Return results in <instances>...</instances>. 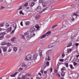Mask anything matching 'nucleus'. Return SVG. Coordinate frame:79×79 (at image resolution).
I'll return each mask as SVG.
<instances>
[{
    "label": "nucleus",
    "mask_w": 79,
    "mask_h": 79,
    "mask_svg": "<svg viewBox=\"0 0 79 79\" xmlns=\"http://www.w3.org/2000/svg\"><path fill=\"white\" fill-rule=\"evenodd\" d=\"M33 60V57L31 54L27 55L25 58V60L26 61H30Z\"/></svg>",
    "instance_id": "f257e3e1"
},
{
    "label": "nucleus",
    "mask_w": 79,
    "mask_h": 79,
    "mask_svg": "<svg viewBox=\"0 0 79 79\" xmlns=\"http://www.w3.org/2000/svg\"><path fill=\"white\" fill-rule=\"evenodd\" d=\"M6 34L5 32H1L0 33V40H2L4 38V35Z\"/></svg>",
    "instance_id": "f03ea898"
},
{
    "label": "nucleus",
    "mask_w": 79,
    "mask_h": 79,
    "mask_svg": "<svg viewBox=\"0 0 79 79\" xmlns=\"http://www.w3.org/2000/svg\"><path fill=\"white\" fill-rule=\"evenodd\" d=\"M48 52H46V57L45 60H47V61H50V57H49V54H48Z\"/></svg>",
    "instance_id": "7ed1b4c3"
},
{
    "label": "nucleus",
    "mask_w": 79,
    "mask_h": 79,
    "mask_svg": "<svg viewBox=\"0 0 79 79\" xmlns=\"http://www.w3.org/2000/svg\"><path fill=\"white\" fill-rule=\"evenodd\" d=\"M18 79H29V78H28L27 79V76L26 75H23L21 78H20L19 77H18Z\"/></svg>",
    "instance_id": "20e7f679"
},
{
    "label": "nucleus",
    "mask_w": 79,
    "mask_h": 79,
    "mask_svg": "<svg viewBox=\"0 0 79 79\" xmlns=\"http://www.w3.org/2000/svg\"><path fill=\"white\" fill-rule=\"evenodd\" d=\"M25 35L26 36V37H27V39L29 40V39H30V36L29 35V34H28V33H25Z\"/></svg>",
    "instance_id": "39448f33"
},
{
    "label": "nucleus",
    "mask_w": 79,
    "mask_h": 79,
    "mask_svg": "<svg viewBox=\"0 0 79 79\" xmlns=\"http://www.w3.org/2000/svg\"><path fill=\"white\" fill-rule=\"evenodd\" d=\"M35 31H37V30H35V29L34 27H32L30 29V31L32 32H34Z\"/></svg>",
    "instance_id": "423d86ee"
},
{
    "label": "nucleus",
    "mask_w": 79,
    "mask_h": 79,
    "mask_svg": "<svg viewBox=\"0 0 79 79\" xmlns=\"http://www.w3.org/2000/svg\"><path fill=\"white\" fill-rule=\"evenodd\" d=\"M32 53L34 54L33 55V60H35V59L37 58V54L35 53H35L33 52V53Z\"/></svg>",
    "instance_id": "0eeeda50"
},
{
    "label": "nucleus",
    "mask_w": 79,
    "mask_h": 79,
    "mask_svg": "<svg viewBox=\"0 0 79 79\" xmlns=\"http://www.w3.org/2000/svg\"><path fill=\"white\" fill-rule=\"evenodd\" d=\"M36 10L38 12H40V11H41V7L40 6H38L37 7Z\"/></svg>",
    "instance_id": "6e6552de"
},
{
    "label": "nucleus",
    "mask_w": 79,
    "mask_h": 79,
    "mask_svg": "<svg viewBox=\"0 0 79 79\" xmlns=\"http://www.w3.org/2000/svg\"><path fill=\"white\" fill-rule=\"evenodd\" d=\"M12 26L14 29H15V30H16V27H17L16 24V23H14L13 24Z\"/></svg>",
    "instance_id": "1a4fd4ad"
},
{
    "label": "nucleus",
    "mask_w": 79,
    "mask_h": 79,
    "mask_svg": "<svg viewBox=\"0 0 79 79\" xmlns=\"http://www.w3.org/2000/svg\"><path fill=\"white\" fill-rule=\"evenodd\" d=\"M48 8L46 7V8H44L43 10H42L41 12L39 13V14H40V13H42L44 12V11H45V10H47V9H48Z\"/></svg>",
    "instance_id": "9d476101"
},
{
    "label": "nucleus",
    "mask_w": 79,
    "mask_h": 79,
    "mask_svg": "<svg viewBox=\"0 0 79 79\" xmlns=\"http://www.w3.org/2000/svg\"><path fill=\"white\" fill-rule=\"evenodd\" d=\"M30 32V36H31V37H34V36L35 35V34H34V32Z\"/></svg>",
    "instance_id": "9b49d317"
},
{
    "label": "nucleus",
    "mask_w": 79,
    "mask_h": 79,
    "mask_svg": "<svg viewBox=\"0 0 79 79\" xmlns=\"http://www.w3.org/2000/svg\"><path fill=\"white\" fill-rule=\"evenodd\" d=\"M51 34V31H48L45 34V35L46 36H48V35H50Z\"/></svg>",
    "instance_id": "f8f14e48"
},
{
    "label": "nucleus",
    "mask_w": 79,
    "mask_h": 79,
    "mask_svg": "<svg viewBox=\"0 0 79 79\" xmlns=\"http://www.w3.org/2000/svg\"><path fill=\"white\" fill-rule=\"evenodd\" d=\"M35 27L37 28V29L36 30V31L39 30L40 29V27L39 26V25L38 24L35 25Z\"/></svg>",
    "instance_id": "ddd939ff"
},
{
    "label": "nucleus",
    "mask_w": 79,
    "mask_h": 79,
    "mask_svg": "<svg viewBox=\"0 0 79 79\" xmlns=\"http://www.w3.org/2000/svg\"><path fill=\"white\" fill-rule=\"evenodd\" d=\"M43 7H46L47 6V3L45 2H43L42 3Z\"/></svg>",
    "instance_id": "4468645a"
},
{
    "label": "nucleus",
    "mask_w": 79,
    "mask_h": 79,
    "mask_svg": "<svg viewBox=\"0 0 79 79\" xmlns=\"http://www.w3.org/2000/svg\"><path fill=\"white\" fill-rule=\"evenodd\" d=\"M72 51V49H67V52L68 53H70Z\"/></svg>",
    "instance_id": "2eb2a0df"
},
{
    "label": "nucleus",
    "mask_w": 79,
    "mask_h": 79,
    "mask_svg": "<svg viewBox=\"0 0 79 79\" xmlns=\"http://www.w3.org/2000/svg\"><path fill=\"white\" fill-rule=\"evenodd\" d=\"M18 73V72H16L15 73H14V74H12V75H11L10 76L11 77H15V76H16V74Z\"/></svg>",
    "instance_id": "dca6fc26"
},
{
    "label": "nucleus",
    "mask_w": 79,
    "mask_h": 79,
    "mask_svg": "<svg viewBox=\"0 0 79 79\" xmlns=\"http://www.w3.org/2000/svg\"><path fill=\"white\" fill-rule=\"evenodd\" d=\"M22 68H25L26 67V65L24 63H23L22 65Z\"/></svg>",
    "instance_id": "f3484780"
},
{
    "label": "nucleus",
    "mask_w": 79,
    "mask_h": 79,
    "mask_svg": "<svg viewBox=\"0 0 79 79\" xmlns=\"http://www.w3.org/2000/svg\"><path fill=\"white\" fill-rule=\"evenodd\" d=\"M39 52L40 53V56H42V51L41 50H39Z\"/></svg>",
    "instance_id": "a211bd4d"
},
{
    "label": "nucleus",
    "mask_w": 79,
    "mask_h": 79,
    "mask_svg": "<svg viewBox=\"0 0 79 79\" xmlns=\"http://www.w3.org/2000/svg\"><path fill=\"white\" fill-rule=\"evenodd\" d=\"M65 72H62V73H61V76L62 77H63L64 76V75L65 74Z\"/></svg>",
    "instance_id": "6ab92c4d"
},
{
    "label": "nucleus",
    "mask_w": 79,
    "mask_h": 79,
    "mask_svg": "<svg viewBox=\"0 0 79 79\" xmlns=\"http://www.w3.org/2000/svg\"><path fill=\"white\" fill-rule=\"evenodd\" d=\"M6 49H7V47H5L3 49V51L6 52Z\"/></svg>",
    "instance_id": "aec40b11"
},
{
    "label": "nucleus",
    "mask_w": 79,
    "mask_h": 79,
    "mask_svg": "<svg viewBox=\"0 0 79 79\" xmlns=\"http://www.w3.org/2000/svg\"><path fill=\"white\" fill-rule=\"evenodd\" d=\"M69 66L71 69H74V67H73L72 64H70Z\"/></svg>",
    "instance_id": "412c9836"
},
{
    "label": "nucleus",
    "mask_w": 79,
    "mask_h": 79,
    "mask_svg": "<svg viewBox=\"0 0 79 79\" xmlns=\"http://www.w3.org/2000/svg\"><path fill=\"white\" fill-rule=\"evenodd\" d=\"M66 68L63 67L61 69V71L62 72H64V71H66Z\"/></svg>",
    "instance_id": "4be33fe9"
},
{
    "label": "nucleus",
    "mask_w": 79,
    "mask_h": 79,
    "mask_svg": "<svg viewBox=\"0 0 79 79\" xmlns=\"http://www.w3.org/2000/svg\"><path fill=\"white\" fill-rule=\"evenodd\" d=\"M12 29V28L11 27H10L9 28H8L7 29V31L9 32H11V30Z\"/></svg>",
    "instance_id": "5701e85b"
},
{
    "label": "nucleus",
    "mask_w": 79,
    "mask_h": 79,
    "mask_svg": "<svg viewBox=\"0 0 79 79\" xmlns=\"http://www.w3.org/2000/svg\"><path fill=\"white\" fill-rule=\"evenodd\" d=\"M6 42L4 41L1 43V44L2 45H6Z\"/></svg>",
    "instance_id": "b1692460"
},
{
    "label": "nucleus",
    "mask_w": 79,
    "mask_h": 79,
    "mask_svg": "<svg viewBox=\"0 0 79 79\" xmlns=\"http://www.w3.org/2000/svg\"><path fill=\"white\" fill-rule=\"evenodd\" d=\"M39 18H40V16L39 15H37L35 17V18L36 20H37Z\"/></svg>",
    "instance_id": "393cba45"
},
{
    "label": "nucleus",
    "mask_w": 79,
    "mask_h": 79,
    "mask_svg": "<svg viewBox=\"0 0 79 79\" xmlns=\"http://www.w3.org/2000/svg\"><path fill=\"white\" fill-rule=\"evenodd\" d=\"M65 18H66V16L63 15L61 16V19H64Z\"/></svg>",
    "instance_id": "a878e982"
},
{
    "label": "nucleus",
    "mask_w": 79,
    "mask_h": 79,
    "mask_svg": "<svg viewBox=\"0 0 79 79\" xmlns=\"http://www.w3.org/2000/svg\"><path fill=\"white\" fill-rule=\"evenodd\" d=\"M23 67H20L19 68V69L18 70V71L19 72V71H23Z\"/></svg>",
    "instance_id": "bb28decb"
},
{
    "label": "nucleus",
    "mask_w": 79,
    "mask_h": 79,
    "mask_svg": "<svg viewBox=\"0 0 79 79\" xmlns=\"http://www.w3.org/2000/svg\"><path fill=\"white\" fill-rule=\"evenodd\" d=\"M49 48H52L53 47V44H51L49 45H48Z\"/></svg>",
    "instance_id": "cd10ccee"
},
{
    "label": "nucleus",
    "mask_w": 79,
    "mask_h": 79,
    "mask_svg": "<svg viewBox=\"0 0 79 79\" xmlns=\"http://www.w3.org/2000/svg\"><path fill=\"white\" fill-rule=\"evenodd\" d=\"M45 36H46L45 35H43L42 36L40 37V39H44V38H45Z\"/></svg>",
    "instance_id": "c85d7f7f"
},
{
    "label": "nucleus",
    "mask_w": 79,
    "mask_h": 79,
    "mask_svg": "<svg viewBox=\"0 0 79 79\" xmlns=\"http://www.w3.org/2000/svg\"><path fill=\"white\" fill-rule=\"evenodd\" d=\"M64 65L67 67V68H68L69 67V65H68V63H64Z\"/></svg>",
    "instance_id": "c756f323"
},
{
    "label": "nucleus",
    "mask_w": 79,
    "mask_h": 79,
    "mask_svg": "<svg viewBox=\"0 0 79 79\" xmlns=\"http://www.w3.org/2000/svg\"><path fill=\"white\" fill-rule=\"evenodd\" d=\"M30 23L29 21L26 22L25 23V24L26 26H29V25Z\"/></svg>",
    "instance_id": "7c9ffc66"
},
{
    "label": "nucleus",
    "mask_w": 79,
    "mask_h": 79,
    "mask_svg": "<svg viewBox=\"0 0 79 79\" xmlns=\"http://www.w3.org/2000/svg\"><path fill=\"white\" fill-rule=\"evenodd\" d=\"M6 45L7 46H8V47H10V46H11V43H9V42L6 43Z\"/></svg>",
    "instance_id": "2f4dec72"
},
{
    "label": "nucleus",
    "mask_w": 79,
    "mask_h": 79,
    "mask_svg": "<svg viewBox=\"0 0 79 79\" xmlns=\"http://www.w3.org/2000/svg\"><path fill=\"white\" fill-rule=\"evenodd\" d=\"M13 50L14 52H16L17 51V48L15 47L13 48Z\"/></svg>",
    "instance_id": "473e14b6"
},
{
    "label": "nucleus",
    "mask_w": 79,
    "mask_h": 79,
    "mask_svg": "<svg viewBox=\"0 0 79 79\" xmlns=\"http://www.w3.org/2000/svg\"><path fill=\"white\" fill-rule=\"evenodd\" d=\"M65 56V54H64V52H63L61 55L62 58H64Z\"/></svg>",
    "instance_id": "72a5a7b5"
},
{
    "label": "nucleus",
    "mask_w": 79,
    "mask_h": 79,
    "mask_svg": "<svg viewBox=\"0 0 79 79\" xmlns=\"http://www.w3.org/2000/svg\"><path fill=\"white\" fill-rule=\"evenodd\" d=\"M20 37L22 39H24L25 37L24 35H20Z\"/></svg>",
    "instance_id": "f704fd0d"
},
{
    "label": "nucleus",
    "mask_w": 79,
    "mask_h": 79,
    "mask_svg": "<svg viewBox=\"0 0 79 79\" xmlns=\"http://www.w3.org/2000/svg\"><path fill=\"white\" fill-rule=\"evenodd\" d=\"M19 13L20 14V15H24V13L23 12L22 10H20V12H19Z\"/></svg>",
    "instance_id": "c9c22d12"
},
{
    "label": "nucleus",
    "mask_w": 79,
    "mask_h": 79,
    "mask_svg": "<svg viewBox=\"0 0 79 79\" xmlns=\"http://www.w3.org/2000/svg\"><path fill=\"white\" fill-rule=\"evenodd\" d=\"M57 26H58V25H55L52 27V29H54L55 27H56Z\"/></svg>",
    "instance_id": "e433bc0d"
},
{
    "label": "nucleus",
    "mask_w": 79,
    "mask_h": 79,
    "mask_svg": "<svg viewBox=\"0 0 79 79\" xmlns=\"http://www.w3.org/2000/svg\"><path fill=\"white\" fill-rule=\"evenodd\" d=\"M35 4V3H34V2H32L31 4V6L32 7V6H34Z\"/></svg>",
    "instance_id": "4c0bfd02"
},
{
    "label": "nucleus",
    "mask_w": 79,
    "mask_h": 79,
    "mask_svg": "<svg viewBox=\"0 0 79 79\" xmlns=\"http://www.w3.org/2000/svg\"><path fill=\"white\" fill-rule=\"evenodd\" d=\"M72 45V44L70 43L68 44V45L67 46V47H71Z\"/></svg>",
    "instance_id": "58836bf2"
},
{
    "label": "nucleus",
    "mask_w": 79,
    "mask_h": 79,
    "mask_svg": "<svg viewBox=\"0 0 79 79\" xmlns=\"http://www.w3.org/2000/svg\"><path fill=\"white\" fill-rule=\"evenodd\" d=\"M73 15L74 16H78V15L77 14L75 13H73Z\"/></svg>",
    "instance_id": "ea45409f"
},
{
    "label": "nucleus",
    "mask_w": 79,
    "mask_h": 79,
    "mask_svg": "<svg viewBox=\"0 0 79 79\" xmlns=\"http://www.w3.org/2000/svg\"><path fill=\"white\" fill-rule=\"evenodd\" d=\"M4 26V23L0 24V27H3Z\"/></svg>",
    "instance_id": "a19ab883"
},
{
    "label": "nucleus",
    "mask_w": 79,
    "mask_h": 79,
    "mask_svg": "<svg viewBox=\"0 0 79 79\" xmlns=\"http://www.w3.org/2000/svg\"><path fill=\"white\" fill-rule=\"evenodd\" d=\"M5 7L3 6H2L0 8V10H2L3 9H5Z\"/></svg>",
    "instance_id": "79ce46f5"
},
{
    "label": "nucleus",
    "mask_w": 79,
    "mask_h": 79,
    "mask_svg": "<svg viewBox=\"0 0 79 79\" xmlns=\"http://www.w3.org/2000/svg\"><path fill=\"white\" fill-rule=\"evenodd\" d=\"M56 75L58 77H61V76H60V74H59V73H56Z\"/></svg>",
    "instance_id": "37998d69"
},
{
    "label": "nucleus",
    "mask_w": 79,
    "mask_h": 79,
    "mask_svg": "<svg viewBox=\"0 0 79 79\" xmlns=\"http://www.w3.org/2000/svg\"><path fill=\"white\" fill-rule=\"evenodd\" d=\"M76 62L77 63H79V59H76Z\"/></svg>",
    "instance_id": "c03bdc74"
},
{
    "label": "nucleus",
    "mask_w": 79,
    "mask_h": 79,
    "mask_svg": "<svg viewBox=\"0 0 79 79\" xmlns=\"http://www.w3.org/2000/svg\"><path fill=\"white\" fill-rule=\"evenodd\" d=\"M6 27H9L10 26V24L8 23H6Z\"/></svg>",
    "instance_id": "a18cd8bd"
},
{
    "label": "nucleus",
    "mask_w": 79,
    "mask_h": 79,
    "mask_svg": "<svg viewBox=\"0 0 79 79\" xmlns=\"http://www.w3.org/2000/svg\"><path fill=\"white\" fill-rule=\"evenodd\" d=\"M27 5H28V3H27V2H26L24 5V6H27Z\"/></svg>",
    "instance_id": "49530a36"
},
{
    "label": "nucleus",
    "mask_w": 79,
    "mask_h": 79,
    "mask_svg": "<svg viewBox=\"0 0 79 79\" xmlns=\"http://www.w3.org/2000/svg\"><path fill=\"white\" fill-rule=\"evenodd\" d=\"M44 1V0H39V2L40 3H41Z\"/></svg>",
    "instance_id": "de8ad7c7"
},
{
    "label": "nucleus",
    "mask_w": 79,
    "mask_h": 79,
    "mask_svg": "<svg viewBox=\"0 0 79 79\" xmlns=\"http://www.w3.org/2000/svg\"><path fill=\"white\" fill-rule=\"evenodd\" d=\"M15 39H16V38H13L11 39V40L12 41H14V40H15Z\"/></svg>",
    "instance_id": "09e8293b"
},
{
    "label": "nucleus",
    "mask_w": 79,
    "mask_h": 79,
    "mask_svg": "<svg viewBox=\"0 0 79 79\" xmlns=\"http://www.w3.org/2000/svg\"><path fill=\"white\" fill-rule=\"evenodd\" d=\"M73 65L74 66H76V65H77V63H76L75 62H73Z\"/></svg>",
    "instance_id": "8fccbe9b"
},
{
    "label": "nucleus",
    "mask_w": 79,
    "mask_h": 79,
    "mask_svg": "<svg viewBox=\"0 0 79 79\" xmlns=\"http://www.w3.org/2000/svg\"><path fill=\"white\" fill-rule=\"evenodd\" d=\"M46 68V65H44L43 66V69H44V68Z\"/></svg>",
    "instance_id": "3c124183"
},
{
    "label": "nucleus",
    "mask_w": 79,
    "mask_h": 79,
    "mask_svg": "<svg viewBox=\"0 0 79 79\" xmlns=\"http://www.w3.org/2000/svg\"><path fill=\"white\" fill-rule=\"evenodd\" d=\"M71 21H75V19L74 18H72L71 19Z\"/></svg>",
    "instance_id": "603ef678"
},
{
    "label": "nucleus",
    "mask_w": 79,
    "mask_h": 79,
    "mask_svg": "<svg viewBox=\"0 0 79 79\" xmlns=\"http://www.w3.org/2000/svg\"><path fill=\"white\" fill-rule=\"evenodd\" d=\"M52 71H53V68H51L50 69V71L51 73L52 72Z\"/></svg>",
    "instance_id": "864d4df0"
},
{
    "label": "nucleus",
    "mask_w": 79,
    "mask_h": 79,
    "mask_svg": "<svg viewBox=\"0 0 79 79\" xmlns=\"http://www.w3.org/2000/svg\"><path fill=\"white\" fill-rule=\"evenodd\" d=\"M59 61L60 62H63L64 61V60L60 59H59Z\"/></svg>",
    "instance_id": "5fc2aeb1"
},
{
    "label": "nucleus",
    "mask_w": 79,
    "mask_h": 79,
    "mask_svg": "<svg viewBox=\"0 0 79 79\" xmlns=\"http://www.w3.org/2000/svg\"><path fill=\"white\" fill-rule=\"evenodd\" d=\"M15 31V29H14V30H12V31H11V33H12V34H13V33H14Z\"/></svg>",
    "instance_id": "6e6d98bb"
},
{
    "label": "nucleus",
    "mask_w": 79,
    "mask_h": 79,
    "mask_svg": "<svg viewBox=\"0 0 79 79\" xmlns=\"http://www.w3.org/2000/svg\"><path fill=\"white\" fill-rule=\"evenodd\" d=\"M46 64L47 66L49 65V62H47L46 63Z\"/></svg>",
    "instance_id": "4d7b16f0"
},
{
    "label": "nucleus",
    "mask_w": 79,
    "mask_h": 79,
    "mask_svg": "<svg viewBox=\"0 0 79 79\" xmlns=\"http://www.w3.org/2000/svg\"><path fill=\"white\" fill-rule=\"evenodd\" d=\"M20 25L22 26H23V22L22 21L20 22Z\"/></svg>",
    "instance_id": "13d9d810"
},
{
    "label": "nucleus",
    "mask_w": 79,
    "mask_h": 79,
    "mask_svg": "<svg viewBox=\"0 0 79 79\" xmlns=\"http://www.w3.org/2000/svg\"><path fill=\"white\" fill-rule=\"evenodd\" d=\"M11 51V49L10 48H9L8 50V52H10Z\"/></svg>",
    "instance_id": "bf43d9fd"
},
{
    "label": "nucleus",
    "mask_w": 79,
    "mask_h": 79,
    "mask_svg": "<svg viewBox=\"0 0 79 79\" xmlns=\"http://www.w3.org/2000/svg\"><path fill=\"white\" fill-rule=\"evenodd\" d=\"M75 45L76 46V47H78V45H79V44L76 43L75 44Z\"/></svg>",
    "instance_id": "052dcab7"
},
{
    "label": "nucleus",
    "mask_w": 79,
    "mask_h": 79,
    "mask_svg": "<svg viewBox=\"0 0 79 79\" xmlns=\"http://www.w3.org/2000/svg\"><path fill=\"white\" fill-rule=\"evenodd\" d=\"M76 41H79V37H78Z\"/></svg>",
    "instance_id": "680f3d73"
},
{
    "label": "nucleus",
    "mask_w": 79,
    "mask_h": 79,
    "mask_svg": "<svg viewBox=\"0 0 79 79\" xmlns=\"http://www.w3.org/2000/svg\"><path fill=\"white\" fill-rule=\"evenodd\" d=\"M22 9V6L20 7L18 9V10H21Z\"/></svg>",
    "instance_id": "e2e57ef3"
},
{
    "label": "nucleus",
    "mask_w": 79,
    "mask_h": 79,
    "mask_svg": "<svg viewBox=\"0 0 79 79\" xmlns=\"http://www.w3.org/2000/svg\"><path fill=\"white\" fill-rule=\"evenodd\" d=\"M3 29L4 30H5V29H2V28H0V31H2V30H3Z\"/></svg>",
    "instance_id": "0e129e2a"
},
{
    "label": "nucleus",
    "mask_w": 79,
    "mask_h": 79,
    "mask_svg": "<svg viewBox=\"0 0 79 79\" xmlns=\"http://www.w3.org/2000/svg\"><path fill=\"white\" fill-rule=\"evenodd\" d=\"M55 73H57V72H58V70H55L54 71Z\"/></svg>",
    "instance_id": "69168bd1"
},
{
    "label": "nucleus",
    "mask_w": 79,
    "mask_h": 79,
    "mask_svg": "<svg viewBox=\"0 0 79 79\" xmlns=\"http://www.w3.org/2000/svg\"><path fill=\"white\" fill-rule=\"evenodd\" d=\"M47 71H45L44 72V74H47Z\"/></svg>",
    "instance_id": "338daca9"
},
{
    "label": "nucleus",
    "mask_w": 79,
    "mask_h": 79,
    "mask_svg": "<svg viewBox=\"0 0 79 79\" xmlns=\"http://www.w3.org/2000/svg\"><path fill=\"white\" fill-rule=\"evenodd\" d=\"M79 55H77L76 56V57L77 58H78L79 57Z\"/></svg>",
    "instance_id": "774afa93"
}]
</instances>
